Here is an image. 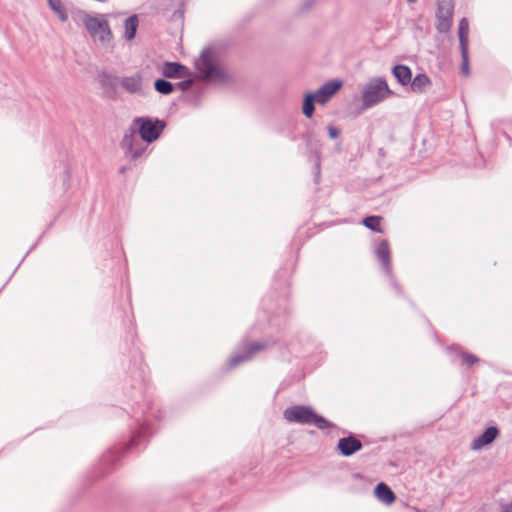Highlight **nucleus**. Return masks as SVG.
Wrapping results in <instances>:
<instances>
[{"label":"nucleus","instance_id":"obj_1","mask_svg":"<svg viewBox=\"0 0 512 512\" xmlns=\"http://www.w3.org/2000/svg\"><path fill=\"white\" fill-rule=\"evenodd\" d=\"M109 14H89L82 16V23L94 43L107 48L112 45L113 33L109 24Z\"/></svg>","mask_w":512,"mask_h":512},{"label":"nucleus","instance_id":"obj_2","mask_svg":"<svg viewBox=\"0 0 512 512\" xmlns=\"http://www.w3.org/2000/svg\"><path fill=\"white\" fill-rule=\"evenodd\" d=\"M195 67L201 77L209 81H224L228 76L218 54L211 48L202 51Z\"/></svg>","mask_w":512,"mask_h":512},{"label":"nucleus","instance_id":"obj_3","mask_svg":"<svg viewBox=\"0 0 512 512\" xmlns=\"http://www.w3.org/2000/svg\"><path fill=\"white\" fill-rule=\"evenodd\" d=\"M283 416L290 423L315 425L321 430L334 427L331 422L316 414L309 406L296 405L288 407L285 409Z\"/></svg>","mask_w":512,"mask_h":512},{"label":"nucleus","instance_id":"obj_4","mask_svg":"<svg viewBox=\"0 0 512 512\" xmlns=\"http://www.w3.org/2000/svg\"><path fill=\"white\" fill-rule=\"evenodd\" d=\"M393 92L390 90L386 80L381 77H375L368 81L363 88L362 101L364 108H371L382 102Z\"/></svg>","mask_w":512,"mask_h":512},{"label":"nucleus","instance_id":"obj_5","mask_svg":"<svg viewBox=\"0 0 512 512\" xmlns=\"http://www.w3.org/2000/svg\"><path fill=\"white\" fill-rule=\"evenodd\" d=\"M165 127V121L150 117L135 118L132 126L135 131L138 130L140 138L146 143L157 140Z\"/></svg>","mask_w":512,"mask_h":512},{"label":"nucleus","instance_id":"obj_6","mask_svg":"<svg viewBox=\"0 0 512 512\" xmlns=\"http://www.w3.org/2000/svg\"><path fill=\"white\" fill-rule=\"evenodd\" d=\"M143 142L144 141L140 138V136H137L136 131L131 128V130L124 135L121 141V148L126 156L132 159H136L140 157L145 151Z\"/></svg>","mask_w":512,"mask_h":512},{"label":"nucleus","instance_id":"obj_7","mask_svg":"<svg viewBox=\"0 0 512 512\" xmlns=\"http://www.w3.org/2000/svg\"><path fill=\"white\" fill-rule=\"evenodd\" d=\"M267 347V341L254 342L245 345L243 353H237L231 356V358L228 361L229 368H235L244 362L252 360L258 352L263 351Z\"/></svg>","mask_w":512,"mask_h":512},{"label":"nucleus","instance_id":"obj_8","mask_svg":"<svg viewBox=\"0 0 512 512\" xmlns=\"http://www.w3.org/2000/svg\"><path fill=\"white\" fill-rule=\"evenodd\" d=\"M117 83L130 94L139 96H145L147 94L146 87L143 84V77L140 73L120 77L117 79Z\"/></svg>","mask_w":512,"mask_h":512},{"label":"nucleus","instance_id":"obj_9","mask_svg":"<svg viewBox=\"0 0 512 512\" xmlns=\"http://www.w3.org/2000/svg\"><path fill=\"white\" fill-rule=\"evenodd\" d=\"M342 84L340 80H333L322 85L317 91L312 92L316 102L325 105L340 90Z\"/></svg>","mask_w":512,"mask_h":512},{"label":"nucleus","instance_id":"obj_10","mask_svg":"<svg viewBox=\"0 0 512 512\" xmlns=\"http://www.w3.org/2000/svg\"><path fill=\"white\" fill-rule=\"evenodd\" d=\"M452 6L449 3H440L437 9V30L440 33L449 31L452 25Z\"/></svg>","mask_w":512,"mask_h":512},{"label":"nucleus","instance_id":"obj_11","mask_svg":"<svg viewBox=\"0 0 512 512\" xmlns=\"http://www.w3.org/2000/svg\"><path fill=\"white\" fill-rule=\"evenodd\" d=\"M375 254L382 264V268L388 277H391L390 249L387 240H381L375 248Z\"/></svg>","mask_w":512,"mask_h":512},{"label":"nucleus","instance_id":"obj_12","mask_svg":"<svg viewBox=\"0 0 512 512\" xmlns=\"http://www.w3.org/2000/svg\"><path fill=\"white\" fill-rule=\"evenodd\" d=\"M338 450L343 456H351L362 449V443L353 436L341 438L338 441Z\"/></svg>","mask_w":512,"mask_h":512},{"label":"nucleus","instance_id":"obj_13","mask_svg":"<svg viewBox=\"0 0 512 512\" xmlns=\"http://www.w3.org/2000/svg\"><path fill=\"white\" fill-rule=\"evenodd\" d=\"M498 435L496 427L487 428L479 437L475 438L471 444L473 450H480L484 446L492 443Z\"/></svg>","mask_w":512,"mask_h":512},{"label":"nucleus","instance_id":"obj_14","mask_svg":"<svg viewBox=\"0 0 512 512\" xmlns=\"http://www.w3.org/2000/svg\"><path fill=\"white\" fill-rule=\"evenodd\" d=\"M187 68L177 62H166L162 74L167 78H182L186 76Z\"/></svg>","mask_w":512,"mask_h":512},{"label":"nucleus","instance_id":"obj_15","mask_svg":"<svg viewBox=\"0 0 512 512\" xmlns=\"http://www.w3.org/2000/svg\"><path fill=\"white\" fill-rule=\"evenodd\" d=\"M392 73L396 80L403 86L409 84L412 80V73L408 66L406 65H396L394 66Z\"/></svg>","mask_w":512,"mask_h":512},{"label":"nucleus","instance_id":"obj_16","mask_svg":"<svg viewBox=\"0 0 512 512\" xmlns=\"http://www.w3.org/2000/svg\"><path fill=\"white\" fill-rule=\"evenodd\" d=\"M376 497L385 504H391L395 500V494L385 483H379L375 487Z\"/></svg>","mask_w":512,"mask_h":512},{"label":"nucleus","instance_id":"obj_17","mask_svg":"<svg viewBox=\"0 0 512 512\" xmlns=\"http://www.w3.org/2000/svg\"><path fill=\"white\" fill-rule=\"evenodd\" d=\"M431 84L430 79L426 74H418L410 82V88L413 92L422 93Z\"/></svg>","mask_w":512,"mask_h":512},{"label":"nucleus","instance_id":"obj_18","mask_svg":"<svg viewBox=\"0 0 512 512\" xmlns=\"http://www.w3.org/2000/svg\"><path fill=\"white\" fill-rule=\"evenodd\" d=\"M469 22L466 18H462L458 27V38L460 50L468 48Z\"/></svg>","mask_w":512,"mask_h":512},{"label":"nucleus","instance_id":"obj_19","mask_svg":"<svg viewBox=\"0 0 512 512\" xmlns=\"http://www.w3.org/2000/svg\"><path fill=\"white\" fill-rule=\"evenodd\" d=\"M137 27H138V18L136 15L130 16L125 20L124 37L126 40L130 41L135 38Z\"/></svg>","mask_w":512,"mask_h":512},{"label":"nucleus","instance_id":"obj_20","mask_svg":"<svg viewBox=\"0 0 512 512\" xmlns=\"http://www.w3.org/2000/svg\"><path fill=\"white\" fill-rule=\"evenodd\" d=\"M315 102H316V97L314 96V94L312 92L307 93L305 95L304 101H303V106H302V112L307 118L312 117V115L315 111V106H314Z\"/></svg>","mask_w":512,"mask_h":512},{"label":"nucleus","instance_id":"obj_21","mask_svg":"<svg viewBox=\"0 0 512 512\" xmlns=\"http://www.w3.org/2000/svg\"><path fill=\"white\" fill-rule=\"evenodd\" d=\"M49 7L53 10V12L58 16L59 20L62 22H66L68 19V15L66 10L63 7L61 0H48Z\"/></svg>","mask_w":512,"mask_h":512},{"label":"nucleus","instance_id":"obj_22","mask_svg":"<svg viewBox=\"0 0 512 512\" xmlns=\"http://www.w3.org/2000/svg\"><path fill=\"white\" fill-rule=\"evenodd\" d=\"M155 90L163 95H169L173 92L174 86L165 79H157L154 83Z\"/></svg>","mask_w":512,"mask_h":512},{"label":"nucleus","instance_id":"obj_23","mask_svg":"<svg viewBox=\"0 0 512 512\" xmlns=\"http://www.w3.org/2000/svg\"><path fill=\"white\" fill-rule=\"evenodd\" d=\"M381 217L379 216H368L363 219V224L370 230L380 231Z\"/></svg>","mask_w":512,"mask_h":512},{"label":"nucleus","instance_id":"obj_24","mask_svg":"<svg viewBox=\"0 0 512 512\" xmlns=\"http://www.w3.org/2000/svg\"><path fill=\"white\" fill-rule=\"evenodd\" d=\"M458 355L461 358L462 364L466 365L467 367H470L473 364L478 362V358L473 354L466 353V352H459Z\"/></svg>","mask_w":512,"mask_h":512},{"label":"nucleus","instance_id":"obj_25","mask_svg":"<svg viewBox=\"0 0 512 512\" xmlns=\"http://www.w3.org/2000/svg\"><path fill=\"white\" fill-rule=\"evenodd\" d=\"M461 56H462V66L461 70L464 75L469 74V66H468V48L464 50H461Z\"/></svg>","mask_w":512,"mask_h":512},{"label":"nucleus","instance_id":"obj_26","mask_svg":"<svg viewBox=\"0 0 512 512\" xmlns=\"http://www.w3.org/2000/svg\"><path fill=\"white\" fill-rule=\"evenodd\" d=\"M328 134H329V136L331 138L335 139V138H337L339 136L340 131L337 128H335L334 126H329L328 127Z\"/></svg>","mask_w":512,"mask_h":512},{"label":"nucleus","instance_id":"obj_27","mask_svg":"<svg viewBox=\"0 0 512 512\" xmlns=\"http://www.w3.org/2000/svg\"><path fill=\"white\" fill-rule=\"evenodd\" d=\"M500 512H512V503L503 505Z\"/></svg>","mask_w":512,"mask_h":512},{"label":"nucleus","instance_id":"obj_28","mask_svg":"<svg viewBox=\"0 0 512 512\" xmlns=\"http://www.w3.org/2000/svg\"><path fill=\"white\" fill-rule=\"evenodd\" d=\"M189 84H190V82H182V83H180L179 85H180L182 88H186V87H188V86H189Z\"/></svg>","mask_w":512,"mask_h":512},{"label":"nucleus","instance_id":"obj_29","mask_svg":"<svg viewBox=\"0 0 512 512\" xmlns=\"http://www.w3.org/2000/svg\"><path fill=\"white\" fill-rule=\"evenodd\" d=\"M409 3H415L417 0H407Z\"/></svg>","mask_w":512,"mask_h":512}]
</instances>
